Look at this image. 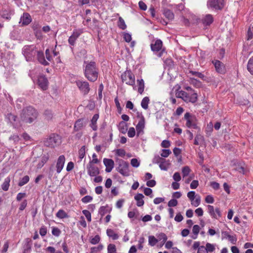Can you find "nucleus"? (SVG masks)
I'll return each instance as SVG.
<instances>
[{
    "label": "nucleus",
    "mask_w": 253,
    "mask_h": 253,
    "mask_svg": "<svg viewBox=\"0 0 253 253\" xmlns=\"http://www.w3.org/2000/svg\"><path fill=\"white\" fill-rule=\"evenodd\" d=\"M157 237H158L157 239L158 240V241H162V244L161 246L164 244V243L166 242V241L168 239L167 235L165 233H161L159 234L157 236Z\"/></svg>",
    "instance_id": "72a5a7b5"
},
{
    "label": "nucleus",
    "mask_w": 253,
    "mask_h": 253,
    "mask_svg": "<svg viewBox=\"0 0 253 253\" xmlns=\"http://www.w3.org/2000/svg\"><path fill=\"white\" fill-rule=\"evenodd\" d=\"M118 165L117 168V171L123 176H128L129 174L128 163L123 160H119L118 161Z\"/></svg>",
    "instance_id": "0eeeda50"
},
{
    "label": "nucleus",
    "mask_w": 253,
    "mask_h": 253,
    "mask_svg": "<svg viewBox=\"0 0 253 253\" xmlns=\"http://www.w3.org/2000/svg\"><path fill=\"white\" fill-rule=\"evenodd\" d=\"M145 127V119L143 116H142L139 121L137 125L136 126V129L137 131V135H139L143 132V130Z\"/></svg>",
    "instance_id": "f3484780"
},
{
    "label": "nucleus",
    "mask_w": 253,
    "mask_h": 253,
    "mask_svg": "<svg viewBox=\"0 0 253 253\" xmlns=\"http://www.w3.org/2000/svg\"><path fill=\"white\" fill-rule=\"evenodd\" d=\"M84 124L83 119H78L75 123L74 130L77 131L81 130L84 126Z\"/></svg>",
    "instance_id": "412c9836"
},
{
    "label": "nucleus",
    "mask_w": 253,
    "mask_h": 253,
    "mask_svg": "<svg viewBox=\"0 0 253 253\" xmlns=\"http://www.w3.org/2000/svg\"><path fill=\"white\" fill-rule=\"evenodd\" d=\"M118 25V27L122 30H125L126 28V26L125 24V21L121 17H119V18Z\"/></svg>",
    "instance_id": "58836bf2"
},
{
    "label": "nucleus",
    "mask_w": 253,
    "mask_h": 253,
    "mask_svg": "<svg viewBox=\"0 0 253 253\" xmlns=\"http://www.w3.org/2000/svg\"><path fill=\"white\" fill-rule=\"evenodd\" d=\"M40 234L43 237L44 236L46 233H47V228L44 226H42L41 227V228L40 229Z\"/></svg>",
    "instance_id": "e2e57ef3"
},
{
    "label": "nucleus",
    "mask_w": 253,
    "mask_h": 253,
    "mask_svg": "<svg viewBox=\"0 0 253 253\" xmlns=\"http://www.w3.org/2000/svg\"><path fill=\"white\" fill-rule=\"evenodd\" d=\"M131 165L134 168H138L140 165V162L136 158H133L130 161Z\"/></svg>",
    "instance_id": "603ef678"
},
{
    "label": "nucleus",
    "mask_w": 253,
    "mask_h": 253,
    "mask_svg": "<svg viewBox=\"0 0 253 253\" xmlns=\"http://www.w3.org/2000/svg\"><path fill=\"white\" fill-rule=\"evenodd\" d=\"M86 64L84 74L85 78L90 82H94L97 79L98 76V71L96 67V63L94 62H84Z\"/></svg>",
    "instance_id": "f257e3e1"
},
{
    "label": "nucleus",
    "mask_w": 253,
    "mask_h": 253,
    "mask_svg": "<svg viewBox=\"0 0 253 253\" xmlns=\"http://www.w3.org/2000/svg\"><path fill=\"white\" fill-rule=\"evenodd\" d=\"M103 163L106 167V172H111L114 167V161L111 159L104 158L103 159Z\"/></svg>",
    "instance_id": "ddd939ff"
},
{
    "label": "nucleus",
    "mask_w": 253,
    "mask_h": 253,
    "mask_svg": "<svg viewBox=\"0 0 253 253\" xmlns=\"http://www.w3.org/2000/svg\"><path fill=\"white\" fill-rule=\"evenodd\" d=\"M85 147L83 146L79 151V157L81 160H82L85 156Z\"/></svg>",
    "instance_id": "79ce46f5"
},
{
    "label": "nucleus",
    "mask_w": 253,
    "mask_h": 253,
    "mask_svg": "<svg viewBox=\"0 0 253 253\" xmlns=\"http://www.w3.org/2000/svg\"><path fill=\"white\" fill-rule=\"evenodd\" d=\"M187 95V92L183 91V90H179V89H177L175 91V96L177 98H181L183 101L184 100H188L187 98H186Z\"/></svg>",
    "instance_id": "b1692460"
},
{
    "label": "nucleus",
    "mask_w": 253,
    "mask_h": 253,
    "mask_svg": "<svg viewBox=\"0 0 253 253\" xmlns=\"http://www.w3.org/2000/svg\"><path fill=\"white\" fill-rule=\"evenodd\" d=\"M38 49L34 45H26L22 48V54L27 61L34 60L37 53Z\"/></svg>",
    "instance_id": "7ed1b4c3"
},
{
    "label": "nucleus",
    "mask_w": 253,
    "mask_h": 253,
    "mask_svg": "<svg viewBox=\"0 0 253 253\" xmlns=\"http://www.w3.org/2000/svg\"><path fill=\"white\" fill-rule=\"evenodd\" d=\"M100 238L99 235H95L93 238H91L90 243L92 245H96L99 242Z\"/></svg>",
    "instance_id": "09e8293b"
},
{
    "label": "nucleus",
    "mask_w": 253,
    "mask_h": 253,
    "mask_svg": "<svg viewBox=\"0 0 253 253\" xmlns=\"http://www.w3.org/2000/svg\"><path fill=\"white\" fill-rule=\"evenodd\" d=\"M190 171V169L188 166H185L182 168V173L183 177L188 175Z\"/></svg>",
    "instance_id": "de8ad7c7"
},
{
    "label": "nucleus",
    "mask_w": 253,
    "mask_h": 253,
    "mask_svg": "<svg viewBox=\"0 0 253 253\" xmlns=\"http://www.w3.org/2000/svg\"><path fill=\"white\" fill-rule=\"evenodd\" d=\"M56 216L60 219L68 217L67 213L63 210H59L56 213Z\"/></svg>",
    "instance_id": "c756f323"
},
{
    "label": "nucleus",
    "mask_w": 253,
    "mask_h": 253,
    "mask_svg": "<svg viewBox=\"0 0 253 253\" xmlns=\"http://www.w3.org/2000/svg\"><path fill=\"white\" fill-rule=\"evenodd\" d=\"M36 55L37 56V59L41 64L44 66H46L49 64L48 61L45 59L44 55L42 51H39L38 50Z\"/></svg>",
    "instance_id": "a211bd4d"
},
{
    "label": "nucleus",
    "mask_w": 253,
    "mask_h": 253,
    "mask_svg": "<svg viewBox=\"0 0 253 253\" xmlns=\"http://www.w3.org/2000/svg\"><path fill=\"white\" fill-rule=\"evenodd\" d=\"M31 21L32 18L30 15L28 13H24L20 18L19 23H21L22 25H27Z\"/></svg>",
    "instance_id": "dca6fc26"
},
{
    "label": "nucleus",
    "mask_w": 253,
    "mask_h": 253,
    "mask_svg": "<svg viewBox=\"0 0 253 253\" xmlns=\"http://www.w3.org/2000/svg\"><path fill=\"white\" fill-rule=\"evenodd\" d=\"M82 212L86 217L87 221L88 222H90L91 221V215L90 212L86 210H83Z\"/></svg>",
    "instance_id": "8fccbe9b"
},
{
    "label": "nucleus",
    "mask_w": 253,
    "mask_h": 253,
    "mask_svg": "<svg viewBox=\"0 0 253 253\" xmlns=\"http://www.w3.org/2000/svg\"><path fill=\"white\" fill-rule=\"evenodd\" d=\"M170 146V143L169 140H164L161 143V146L163 148H168Z\"/></svg>",
    "instance_id": "0e129e2a"
},
{
    "label": "nucleus",
    "mask_w": 253,
    "mask_h": 253,
    "mask_svg": "<svg viewBox=\"0 0 253 253\" xmlns=\"http://www.w3.org/2000/svg\"><path fill=\"white\" fill-rule=\"evenodd\" d=\"M87 173L90 176H96L99 173V170L97 167L94 166L92 163H89L86 166Z\"/></svg>",
    "instance_id": "9d476101"
},
{
    "label": "nucleus",
    "mask_w": 253,
    "mask_h": 253,
    "mask_svg": "<svg viewBox=\"0 0 253 253\" xmlns=\"http://www.w3.org/2000/svg\"><path fill=\"white\" fill-rule=\"evenodd\" d=\"M200 231V227L198 225H195L193 227L192 232L193 233L196 235L195 237H194V239H196L197 235L199 234Z\"/></svg>",
    "instance_id": "864d4df0"
},
{
    "label": "nucleus",
    "mask_w": 253,
    "mask_h": 253,
    "mask_svg": "<svg viewBox=\"0 0 253 253\" xmlns=\"http://www.w3.org/2000/svg\"><path fill=\"white\" fill-rule=\"evenodd\" d=\"M99 118V115L97 114L94 115L93 116L91 121V124L90 126L92 128L93 130H96L97 128V126L96 125V122Z\"/></svg>",
    "instance_id": "a878e982"
},
{
    "label": "nucleus",
    "mask_w": 253,
    "mask_h": 253,
    "mask_svg": "<svg viewBox=\"0 0 253 253\" xmlns=\"http://www.w3.org/2000/svg\"><path fill=\"white\" fill-rule=\"evenodd\" d=\"M186 98L188 100H184V101L186 102H191V103H195L198 98V95L197 93H190V92H187Z\"/></svg>",
    "instance_id": "aec40b11"
},
{
    "label": "nucleus",
    "mask_w": 253,
    "mask_h": 253,
    "mask_svg": "<svg viewBox=\"0 0 253 253\" xmlns=\"http://www.w3.org/2000/svg\"><path fill=\"white\" fill-rule=\"evenodd\" d=\"M195 198V199H194L193 201H191V204L194 207H197L200 204L201 198L199 196H197Z\"/></svg>",
    "instance_id": "a18cd8bd"
},
{
    "label": "nucleus",
    "mask_w": 253,
    "mask_h": 253,
    "mask_svg": "<svg viewBox=\"0 0 253 253\" xmlns=\"http://www.w3.org/2000/svg\"><path fill=\"white\" fill-rule=\"evenodd\" d=\"M162 161L159 164V167L162 170H167L169 165V161L166 160L165 159L162 160Z\"/></svg>",
    "instance_id": "bb28decb"
},
{
    "label": "nucleus",
    "mask_w": 253,
    "mask_h": 253,
    "mask_svg": "<svg viewBox=\"0 0 253 253\" xmlns=\"http://www.w3.org/2000/svg\"><path fill=\"white\" fill-rule=\"evenodd\" d=\"M106 212V207L105 206H102L99 209L98 213L102 217L105 215Z\"/></svg>",
    "instance_id": "774afa93"
},
{
    "label": "nucleus",
    "mask_w": 253,
    "mask_h": 253,
    "mask_svg": "<svg viewBox=\"0 0 253 253\" xmlns=\"http://www.w3.org/2000/svg\"><path fill=\"white\" fill-rule=\"evenodd\" d=\"M162 151V152L161 154V156L164 158L168 157L171 153L169 149H163Z\"/></svg>",
    "instance_id": "5fc2aeb1"
},
{
    "label": "nucleus",
    "mask_w": 253,
    "mask_h": 253,
    "mask_svg": "<svg viewBox=\"0 0 253 253\" xmlns=\"http://www.w3.org/2000/svg\"><path fill=\"white\" fill-rule=\"evenodd\" d=\"M202 21L204 26H209L213 22V18L211 14H208L202 18Z\"/></svg>",
    "instance_id": "6ab92c4d"
},
{
    "label": "nucleus",
    "mask_w": 253,
    "mask_h": 253,
    "mask_svg": "<svg viewBox=\"0 0 253 253\" xmlns=\"http://www.w3.org/2000/svg\"><path fill=\"white\" fill-rule=\"evenodd\" d=\"M48 84V80L45 76L42 75L39 76L38 78V84L43 90L47 89Z\"/></svg>",
    "instance_id": "f8f14e48"
},
{
    "label": "nucleus",
    "mask_w": 253,
    "mask_h": 253,
    "mask_svg": "<svg viewBox=\"0 0 253 253\" xmlns=\"http://www.w3.org/2000/svg\"><path fill=\"white\" fill-rule=\"evenodd\" d=\"M10 180L11 179L9 176L6 177L4 179L3 182L1 185V188L3 191H7L8 190L10 185L9 183L10 182Z\"/></svg>",
    "instance_id": "393cba45"
},
{
    "label": "nucleus",
    "mask_w": 253,
    "mask_h": 253,
    "mask_svg": "<svg viewBox=\"0 0 253 253\" xmlns=\"http://www.w3.org/2000/svg\"><path fill=\"white\" fill-rule=\"evenodd\" d=\"M144 196L142 194H137L134 196V199L136 201V205L138 207L143 206L144 202Z\"/></svg>",
    "instance_id": "5701e85b"
},
{
    "label": "nucleus",
    "mask_w": 253,
    "mask_h": 253,
    "mask_svg": "<svg viewBox=\"0 0 253 253\" xmlns=\"http://www.w3.org/2000/svg\"><path fill=\"white\" fill-rule=\"evenodd\" d=\"M187 197L191 201H193L196 196H195V191H191L187 193Z\"/></svg>",
    "instance_id": "69168bd1"
},
{
    "label": "nucleus",
    "mask_w": 253,
    "mask_h": 253,
    "mask_svg": "<svg viewBox=\"0 0 253 253\" xmlns=\"http://www.w3.org/2000/svg\"><path fill=\"white\" fill-rule=\"evenodd\" d=\"M150 99L148 97H145L143 98L141 102V106L144 109H147L148 108V104L149 103Z\"/></svg>",
    "instance_id": "cd10ccee"
},
{
    "label": "nucleus",
    "mask_w": 253,
    "mask_h": 253,
    "mask_svg": "<svg viewBox=\"0 0 253 253\" xmlns=\"http://www.w3.org/2000/svg\"><path fill=\"white\" fill-rule=\"evenodd\" d=\"M214 64L216 71L220 74H223L225 72V66L224 64L219 60H215L212 61Z\"/></svg>",
    "instance_id": "2eb2a0df"
},
{
    "label": "nucleus",
    "mask_w": 253,
    "mask_h": 253,
    "mask_svg": "<svg viewBox=\"0 0 253 253\" xmlns=\"http://www.w3.org/2000/svg\"><path fill=\"white\" fill-rule=\"evenodd\" d=\"M144 193L145 195L150 196L151 198H153L152 190L150 188H145L144 189Z\"/></svg>",
    "instance_id": "bf43d9fd"
},
{
    "label": "nucleus",
    "mask_w": 253,
    "mask_h": 253,
    "mask_svg": "<svg viewBox=\"0 0 253 253\" xmlns=\"http://www.w3.org/2000/svg\"><path fill=\"white\" fill-rule=\"evenodd\" d=\"M135 130L134 127H130L127 132L128 136L129 137H133L135 136Z\"/></svg>",
    "instance_id": "680f3d73"
},
{
    "label": "nucleus",
    "mask_w": 253,
    "mask_h": 253,
    "mask_svg": "<svg viewBox=\"0 0 253 253\" xmlns=\"http://www.w3.org/2000/svg\"><path fill=\"white\" fill-rule=\"evenodd\" d=\"M162 46L163 42L159 39L156 40L154 43H152L150 45L151 50L154 52L159 51L162 49Z\"/></svg>",
    "instance_id": "4468645a"
},
{
    "label": "nucleus",
    "mask_w": 253,
    "mask_h": 253,
    "mask_svg": "<svg viewBox=\"0 0 253 253\" xmlns=\"http://www.w3.org/2000/svg\"><path fill=\"white\" fill-rule=\"evenodd\" d=\"M29 179L30 178L29 176L26 175L24 176L19 182L18 185L19 186H23L29 182Z\"/></svg>",
    "instance_id": "4c0bfd02"
},
{
    "label": "nucleus",
    "mask_w": 253,
    "mask_h": 253,
    "mask_svg": "<svg viewBox=\"0 0 253 253\" xmlns=\"http://www.w3.org/2000/svg\"><path fill=\"white\" fill-rule=\"evenodd\" d=\"M203 139V136L201 134H197L194 140V144L198 145L199 144V141Z\"/></svg>",
    "instance_id": "13d9d810"
},
{
    "label": "nucleus",
    "mask_w": 253,
    "mask_h": 253,
    "mask_svg": "<svg viewBox=\"0 0 253 253\" xmlns=\"http://www.w3.org/2000/svg\"><path fill=\"white\" fill-rule=\"evenodd\" d=\"M121 79L124 83L129 85L135 84V76L130 70H126L121 75Z\"/></svg>",
    "instance_id": "39448f33"
},
{
    "label": "nucleus",
    "mask_w": 253,
    "mask_h": 253,
    "mask_svg": "<svg viewBox=\"0 0 253 253\" xmlns=\"http://www.w3.org/2000/svg\"><path fill=\"white\" fill-rule=\"evenodd\" d=\"M158 242V240L154 236H149L148 238L149 245L151 246H154Z\"/></svg>",
    "instance_id": "473e14b6"
},
{
    "label": "nucleus",
    "mask_w": 253,
    "mask_h": 253,
    "mask_svg": "<svg viewBox=\"0 0 253 253\" xmlns=\"http://www.w3.org/2000/svg\"><path fill=\"white\" fill-rule=\"evenodd\" d=\"M7 120L13 125V126H17L18 122L17 121V116L12 114H8L6 117Z\"/></svg>",
    "instance_id": "4be33fe9"
},
{
    "label": "nucleus",
    "mask_w": 253,
    "mask_h": 253,
    "mask_svg": "<svg viewBox=\"0 0 253 253\" xmlns=\"http://www.w3.org/2000/svg\"><path fill=\"white\" fill-rule=\"evenodd\" d=\"M164 14L165 17L169 20H172L174 18V14L170 10L167 9L165 10Z\"/></svg>",
    "instance_id": "f704fd0d"
},
{
    "label": "nucleus",
    "mask_w": 253,
    "mask_h": 253,
    "mask_svg": "<svg viewBox=\"0 0 253 253\" xmlns=\"http://www.w3.org/2000/svg\"><path fill=\"white\" fill-rule=\"evenodd\" d=\"M108 253H116V246L114 244H110L107 247Z\"/></svg>",
    "instance_id": "37998d69"
},
{
    "label": "nucleus",
    "mask_w": 253,
    "mask_h": 253,
    "mask_svg": "<svg viewBox=\"0 0 253 253\" xmlns=\"http://www.w3.org/2000/svg\"><path fill=\"white\" fill-rule=\"evenodd\" d=\"M106 233L107 235L109 237H111L113 240H117L119 238V236L118 235V234L115 233L113 230L111 229H107Z\"/></svg>",
    "instance_id": "c85d7f7f"
},
{
    "label": "nucleus",
    "mask_w": 253,
    "mask_h": 253,
    "mask_svg": "<svg viewBox=\"0 0 253 253\" xmlns=\"http://www.w3.org/2000/svg\"><path fill=\"white\" fill-rule=\"evenodd\" d=\"M83 33V31L82 29H75L74 30L72 35L77 39Z\"/></svg>",
    "instance_id": "c03bdc74"
},
{
    "label": "nucleus",
    "mask_w": 253,
    "mask_h": 253,
    "mask_svg": "<svg viewBox=\"0 0 253 253\" xmlns=\"http://www.w3.org/2000/svg\"><path fill=\"white\" fill-rule=\"evenodd\" d=\"M65 162V157L64 155H60L57 159L56 164V170L57 174L61 172L63 169Z\"/></svg>",
    "instance_id": "9b49d317"
},
{
    "label": "nucleus",
    "mask_w": 253,
    "mask_h": 253,
    "mask_svg": "<svg viewBox=\"0 0 253 253\" xmlns=\"http://www.w3.org/2000/svg\"><path fill=\"white\" fill-rule=\"evenodd\" d=\"M184 119L186 121V126L189 128L196 129L198 128L196 121V117L192 115L190 113L187 112L185 114Z\"/></svg>",
    "instance_id": "6e6552de"
},
{
    "label": "nucleus",
    "mask_w": 253,
    "mask_h": 253,
    "mask_svg": "<svg viewBox=\"0 0 253 253\" xmlns=\"http://www.w3.org/2000/svg\"><path fill=\"white\" fill-rule=\"evenodd\" d=\"M138 85V91L139 93L142 94L144 89V83L142 79L137 80V81Z\"/></svg>",
    "instance_id": "7c9ffc66"
},
{
    "label": "nucleus",
    "mask_w": 253,
    "mask_h": 253,
    "mask_svg": "<svg viewBox=\"0 0 253 253\" xmlns=\"http://www.w3.org/2000/svg\"><path fill=\"white\" fill-rule=\"evenodd\" d=\"M38 116V111L33 107L28 106L23 109L21 114V120L25 123L31 124L36 120Z\"/></svg>",
    "instance_id": "f03ea898"
},
{
    "label": "nucleus",
    "mask_w": 253,
    "mask_h": 253,
    "mask_svg": "<svg viewBox=\"0 0 253 253\" xmlns=\"http://www.w3.org/2000/svg\"><path fill=\"white\" fill-rule=\"evenodd\" d=\"M226 238L233 244H235L237 241V238L235 236L231 235L228 233H225Z\"/></svg>",
    "instance_id": "ea45409f"
},
{
    "label": "nucleus",
    "mask_w": 253,
    "mask_h": 253,
    "mask_svg": "<svg viewBox=\"0 0 253 253\" xmlns=\"http://www.w3.org/2000/svg\"><path fill=\"white\" fill-rule=\"evenodd\" d=\"M93 198L90 196H85L82 199V202L84 203H87L90 202Z\"/></svg>",
    "instance_id": "052dcab7"
},
{
    "label": "nucleus",
    "mask_w": 253,
    "mask_h": 253,
    "mask_svg": "<svg viewBox=\"0 0 253 253\" xmlns=\"http://www.w3.org/2000/svg\"><path fill=\"white\" fill-rule=\"evenodd\" d=\"M44 115L46 118L48 120L51 119L53 116L52 111L50 110H46L44 111Z\"/></svg>",
    "instance_id": "6e6d98bb"
},
{
    "label": "nucleus",
    "mask_w": 253,
    "mask_h": 253,
    "mask_svg": "<svg viewBox=\"0 0 253 253\" xmlns=\"http://www.w3.org/2000/svg\"><path fill=\"white\" fill-rule=\"evenodd\" d=\"M61 142V136L55 133L50 134L44 141V144L46 146L52 148L59 146Z\"/></svg>",
    "instance_id": "20e7f679"
},
{
    "label": "nucleus",
    "mask_w": 253,
    "mask_h": 253,
    "mask_svg": "<svg viewBox=\"0 0 253 253\" xmlns=\"http://www.w3.org/2000/svg\"><path fill=\"white\" fill-rule=\"evenodd\" d=\"M103 248L102 245H99L97 247H93L90 249L91 253H97L98 252L101 251Z\"/></svg>",
    "instance_id": "a19ab883"
},
{
    "label": "nucleus",
    "mask_w": 253,
    "mask_h": 253,
    "mask_svg": "<svg viewBox=\"0 0 253 253\" xmlns=\"http://www.w3.org/2000/svg\"><path fill=\"white\" fill-rule=\"evenodd\" d=\"M190 74L202 79H204V78H205V76L202 73L200 72L191 71H190Z\"/></svg>",
    "instance_id": "3c124183"
},
{
    "label": "nucleus",
    "mask_w": 253,
    "mask_h": 253,
    "mask_svg": "<svg viewBox=\"0 0 253 253\" xmlns=\"http://www.w3.org/2000/svg\"><path fill=\"white\" fill-rule=\"evenodd\" d=\"M206 249L208 252H212L215 250V246L213 244L208 243L206 245Z\"/></svg>",
    "instance_id": "49530a36"
},
{
    "label": "nucleus",
    "mask_w": 253,
    "mask_h": 253,
    "mask_svg": "<svg viewBox=\"0 0 253 253\" xmlns=\"http://www.w3.org/2000/svg\"><path fill=\"white\" fill-rule=\"evenodd\" d=\"M77 40V39L75 38L73 36L71 35L68 39V42L69 43L72 45L74 46L75 44L76 41Z\"/></svg>",
    "instance_id": "338daca9"
},
{
    "label": "nucleus",
    "mask_w": 253,
    "mask_h": 253,
    "mask_svg": "<svg viewBox=\"0 0 253 253\" xmlns=\"http://www.w3.org/2000/svg\"><path fill=\"white\" fill-rule=\"evenodd\" d=\"M76 85L80 91L84 95L88 94L90 90L89 84L86 81L78 80L76 82Z\"/></svg>",
    "instance_id": "1a4fd4ad"
},
{
    "label": "nucleus",
    "mask_w": 253,
    "mask_h": 253,
    "mask_svg": "<svg viewBox=\"0 0 253 253\" xmlns=\"http://www.w3.org/2000/svg\"><path fill=\"white\" fill-rule=\"evenodd\" d=\"M208 212L212 218H216V216L215 213V210L212 206H208Z\"/></svg>",
    "instance_id": "e433bc0d"
},
{
    "label": "nucleus",
    "mask_w": 253,
    "mask_h": 253,
    "mask_svg": "<svg viewBox=\"0 0 253 253\" xmlns=\"http://www.w3.org/2000/svg\"><path fill=\"white\" fill-rule=\"evenodd\" d=\"M120 131L123 133H125L127 130V126L125 122L122 121L120 123L119 125Z\"/></svg>",
    "instance_id": "2f4dec72"
},
{
    "label": "nucleus",
    "mask_w": 253,
    "mask_h": 253,
    "mask_svg": "<svg viewBox=\"0 0 253 253\" xmlns=\"http://www.w3.org/2000/svg\"><path fill=\"white\" fill-rule=\"evenodd\" d=\"M247 69L249 72L253 75V57L251 58L248 63Z\"/></svg>",
    "instance_id": "c9c22d12"
},
{
    "label": "nucleus",
    "mask_w": 253,
    "mask_h": 253,
    "mask_svg": "<svg viewBox=\"0 0 253 253\" xmlns=\"http://www.w3.org/2000/svg\"><path fill=\"white\" fill-rule=\"evenodd\" d=\"M225 0H208L207 7L212 10H221L224 6Z\"/></svg>",
    "instance_id": "423d86ee"
},
{
    "label": "nucleus",
    "mask_w": 253,
    "mask_h": 253,
    "mask_svg": "<svg viewBox=\"0 0 253 253\" xmlns=\"http://www.w3.org/2000/svg\"><path fill=\"white\" fill-rule=\"evenodd\" d=\"M116 153L117 155L124 157L126 155V151L123 149H118L116 150Z\"/></svg>",
    "instance_id": "4d7b16f0"
}]
</instances>
